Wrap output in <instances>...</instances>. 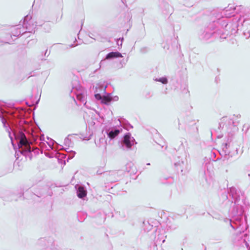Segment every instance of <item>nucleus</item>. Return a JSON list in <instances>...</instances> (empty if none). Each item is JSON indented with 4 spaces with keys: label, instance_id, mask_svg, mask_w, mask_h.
<instances>
[{
    "label": "nucleus",
    "instance_id": "nucleus-1",
    "mask_svg": "<svg viewBox=\"0 0 250 250\" xmlns=\"http://www.w3.org/2000/svg\"><path fill=\"white\" fill-rule=\"evenodd\" d=\"M130 135L129 134H125L124 137V144L128 148H130L132 146L130 141Z\"/></svg>",
    "mask_w": 250,
    "mask_h": 250
},
{
    "label": "nucleus",
    "instance_id": "nucleus-2",
    "mask_svg": "<svg viewBox=\"0 0 250 250\" xmlns=\"http://www.w3.org/2000/svg\"><path fill=\"white\" fill-rule=\"evenodd\" d=\"M21 146H26L28 145V142L26 138L25 135L23 133H21V138L20 140V145Z\"/></svg>",
    "mask_w": 250,
    "mask_h": 250
},
{
    "label": "nucleus",
    "instance_id": "nucleus-3",
    "mask_svg": "<svg viewBox=\"0 0 250 250\" xmlns=\"http://www.w3.org/2000/svg\"><path fill=\"white\" fill-rule=\"evenodd\" d=\"M77 195L80 198H82L86 195V191L83 187H80L78 189Z\"/></svg>",
    "mask_w": 250,
    "mask_h": 250
},
{
    "label": "nucleus",
    "instance_id": "nucleus-4",
    "mask_svg": "<svg viewBox=\"0 0 250 250\" xmlns=\"http://www.w3.org/2000/svg\"><path fill=\"white\" fill-rule=\"evenodd\" d=\"M122 56L121 54L119 52H110L108 53L106 57V59H109L112 58H117V57H121Z\"/></svg>",
    "mask_w": 250,
    "mask_h": 250
},
{
    "label": "nucleus",
    "instance_id": "nucleus-5",
    "mask_svg": "<svg viewBox=\"0 0 250 250\" xmlns=\"http://www.w3.org/2000/svg\"><path fill=\"white\" fill-rule=\"evenodd\" d=\"M119 130L116 129L114 131H110L108 134V136L110 138L113 139L116 137L119 134Z\"/></svg>",
    "mask_w": 250,
    "mask_h": 250
},
{
    "label": "nucleus",
    "instance_id": "nucleus-6",
    "mask_svg": "<svg viewBox=\"0 0 250 250\" xmlns=\"http://www.w3.org/2000/svg\"><path fill=\"white\" fill-rule=\"evenodd\" d=\"M112 100L111 98L109 96H104L102 98V103L104 104H107Z\"/></svg>",
    "mask_w": 250,
    "mask_h": 250
},
{
    "label": "nucleus",
    "instance_id": "nucleus-7",
    "mask_svg": "<svg viewBox=\"0 0 250 250\" xmlns=\"http://www.w3.org/2000/svg\"><path fill=\"white\" fill-rule=\"evenodd\" d=\"M95 97L96 98V99L99 100H102V96L101 95V94H96L95 95Z\"/></svg>",
    "mask_w": 250,
    "mask_h": 250
},
{
    "label": "nucleus",
    "instance_id": "nucleus-8",
    "mask_svg": "<svg viewBox=\"0 0 250 250\" xmlns=\"http://www.w3.org/2000/svg\"><path fill=\"white\" fill-rule=\"evenodd\" d=\"M159 81L162 82L163 83H167V82L166 78H161L159 80Z\"/></svg>",
    "mask_w": 250,
    "mask_h": 250
}]
</instances>
